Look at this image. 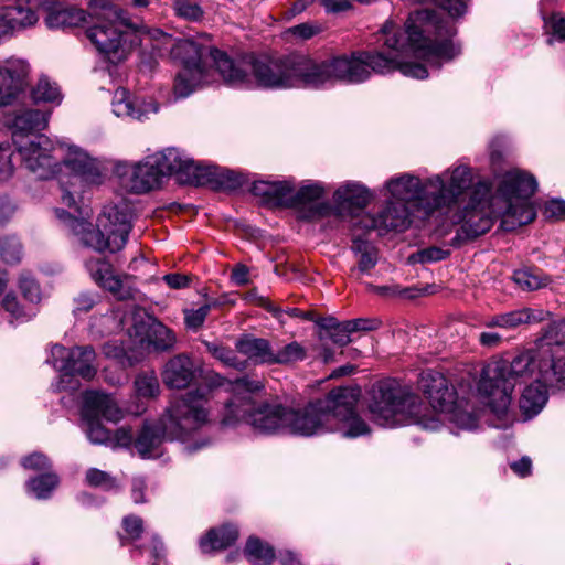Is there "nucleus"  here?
I'll return each mask as SVG.
<instances>
[{"label": "nucleus", "instance_id": "obj_1", "mask_svg": "<svg viewBox=\"0 0 565 565\" xmlns=\"http://www.w3.org/2000/svg\"><path fill=\"white\" fill-rule=\"evenodd\" d=\"M381 32L385 36V51H358L321 61L295 55V87L321 88L338 81L358 84L369 79L372 73L394 71L423 79L428 76L427 68L423 64L404 61L408 52L436 67L440 66L439 62L451 61L461 52L460 45L452 41L455 26L429 9L412 12L404 33L396 32L392 21H386Z\"/></svg>", "mask_w": 565, "mask_h": 565}, {"label": "nucleus", "instance_id": "obj_2", "mask_svg": "<svg viewBox=\"0 0 565 565\" xmlns=\"http://www.w3.org/2000/svg\"><path fill=\"white\" fill-rule=\"evenodd\" d=\"M531 379L543 380L545 384L561 388L565 386V364L558 369V364L543 359L535 343L511 361L498 359L488 362L478 382V393L494 414L503 415L511 404L516 383Z\"/></svg>", "mask_w": 565, "mask_h": 565}, {"label": "nucleus", "instance_id": "obj_3", "mask_svg": "<svg viewBox=\"0 0 565 565\" xmlns=\"http://www.w3.org/2000/svg\"><path fill=\"white\" fill-rule=\"evenodd\" d=\"M360 394L356 387H338L302 411L289 408L286 433L305 437L331 430L347 438L367 435L370 427L354 412Z\"/></svg>", "mask_w": 565, "mask_h": 565}, {"label": "nucleus", "instance_id": "obj_4", "mask_svg": "<svg viewBox=\"0 0 565 565\" xmlns=\"http://www.w3.org/2000/svg\"><path fill=\"white\" fill-rule=\"evenodd\" d=\"M263 387L262 381L248 377H238L225 387L222 379L214 374V398L225 405L222 426L244 422L258 434H286L289 407L277 403L257 404L250 394Z\"/></svg>", "mask_w": 565, "mask_h": 565}, {"label": "nucleus", "instance_id": "obj_5", "mask_svg": "<svg viewBox=\"0 0 565 565\" xmlns=\"http://www.w3.org/2000/svg\"><path fill=\"white\" fill-rule=\"evenodd\" d=\"M471 184V169L458 166L451 171L447 170L427 179L424 183L419 178L404 173L390 179L385 186L398 203L416 201L429 215L436 211H451L457 204L463 203Z\"/></svg>", "mask_w": 565, "mask_h": 565}, {"label": "nucleus", "instance_id": "obj_6", "mask_svg": "<svg viewBox=\"0 0 565 565\" xmlns=\"http://www.w3.org/2000/svg\"><path fill=\"white\" fill-rule=\"evenodd\" d=\"M73 214L62 209H55V214L73 233L81 243L96 252L108 250L110 253L122 249L131 231L132 209L121 201L118 204H107L97 217L96 228L86 221L89 217V209L81 207L77 203Z\"/></svg>", "mask_w": 565, "mask_h": 565}, {"label": "nucleus", "instance_id": "obj_7", "mask_svg": "<svg viewBox=\"0 0 565 565\" xmlns=\"http://www.w3.org/2000/svg\"><path fill=\"white\" fill-rule=\"evenodd\" d=\"M90 10L100 15L99 23L86 31L87 38L110 63L124 62L132 49L140 44L141 34L153 39L167 38L159 29L150 30L145 25H135L126 11L107 2L100 4V13H97V0L90 2Z\"/></svg>", "mask_w": 565, "mask_h": 565}, {"label": "nucleus", "instance_id": "obj_8", "mask_svg": "<svg viewBox=\"0 0 565 565\" xmlns=\"http://www.w3.org/2000/svg\"><path fill=\"white\" fill-rule=\"evenodd\" d=\"M210 387L188 394V397L170 404L157 424H146L135 440L142 458L149 457L164 439L183 438L207 423V393Z\"/></svg>", "mask_w": 565, "mask_h": 565}, {"label": "nucleus", "instance_id": "obj_9", "mask_svg": "<svg viewBox=\"0 0 565 565\" xmlns=\"http://www.w3.org/2000/svg\"><path fill=\"white\" fill-rule=\"evenodd\" d=\"M214 70L230 85L285 89L295 87V55L279 58H253L235 63L214 49Z\"/></svg>", "mask_w": 565, "mask_h": 565}, {"label": "nucleus", "instance_id": "obj_10", "mask_svg": "<svg viewBox=\"0 0 565 565\" xmlns=\"http://www.w3.org/2000/svg\"><path fill=\"white\" fill-rule=\"evenodd\" d=\"M537 183L532 174L512 169L501 175L493 200H502L504 209H497L502 227L513 231L534 221L536 213L529 199L535 193Z\"/></svg>", "mask_w": 565, "mask_h": 565}, {"label": "nucleus", "instance_id": "obj_11", "mask_svg": "<svg viewBox=\"0 0 565 565\" xmlns=\"http://www.w3.org/2000/svg\"><path fill=\"white\" fill-rule=\"evenodd\" d=\"M105 174L106 168L98 159L75 145H64L57 170L62 203L67 207L75 206L77 188L83 183L100 184Z\"/></svg>", "mask_w": 565, "mask_h": 565}, {"label": "nucleus", "instance_id": "obj_12", "mask_svg": "<svg viewBox=\"0 0 565 565\" xmlns=\"http://www.w3.org/2000/svg\"><path fill=\"white\" fill-rule=\"evenodd\" d=\"M369 411L380 426L402 425L418 416L419 398L394 381H383L372 387Z\"/></svg>", "mask_w": 565, "mask_h": 565}, {"label": "nucleus", "instance_id": "obj_13", "mask_svg": "<svg viewBox=\"0 0 565 565\" xmlns=\"http://www.w3.org/2000/svg\"><path fill=\"white\" fill-rule=\"evenodd\" d=\"M491 184L480 181L470 190L469 200L463 207L451 216L454 224H461V232L468 238L486 234L492 226V216L498 215Z\"/></svg>", "mask_w": 565, "mask_h": 565}, {"label": "nucleus", "instance_id": "obj_14", "mask_svg": "<svg viewBox=\"0 0 565 565\" xmlns=\"http://www.w3.org/2000/svg\"><path fill=\"white\" fill-rule=\"evenodd\" d=\"M162 383L170 390H185L194 386L186 394L175 398L171 404L188 397V394L209 386L207 395V416L210 415V398L212 394V382L205 376L204 364L200 359L188 354H177L169 359L161 371Z\"/></svg>", "mask_w": 565, "mask_h": 565}, {"label": "nucleus", "instance_id": "obj_15", "mask_svg": "<svg viewBox=\"0 0 565 565\" xmlns=\"http://www.w3.org/2000/svg\"><path fill=\"white\" fill-rule=\"evenodd\" d=\"M82 417L86 424L88 439L94 444L109 445L113 440L111 433L99 422L105 418L117 423L124 417L122 409L109 394L99 391H87L83 395Z\"/></svg>", "mask_w": 565, "mask_h": 565}, {"label": "nucleus", "instance_id": "obj_16", "mask_svg": "<svg viewBox=\"0 0 565 565\" xmlns=\"http://www.w3.org/2000/svg\"><path fill=\"white\" fill-rule=\"evenodd\" d=\"M23 164L40 179L57 175L64 145L54 142L44 135H35L28 141L17 145Z\"/></svg>", "mask_w": 565, "mask_h": 565}, {"label": "nucleus", "instance_id": "obj_17", "mask_svg": "<svg viewBox=\"0 0 565 565\" xmlns=\"http://www.w3.org/2000/svg\"><path fill=\"white\" fill-rule=\"evenodd\" d=\"M151 157L162 180L175 174L181 183L195 185L205 183L204 170L177 148H167Z\"/></svg>", "mask_w": 565, "mask_h": 565}, {"label": "nucleus", "instance_id": "obj_18", "mask_svg": "<svg viewBox=\"0 0 565 565\" xmlns=\"http://www.w3.org/2000/svg\"><path fill=\"white\" fill-rule=\"evenodd\" d=\"M67 358L68 364H57L60 372H63L56 383L57 391L76 390L78 383L73 379L74 374L92 380L97 372L96 354L92 347H75L70 350Z\"/></svg>", "mask_w": 565, "mask_h": 565}, {"label": "nucleus", "instance_id": "obj_19", "mask_svg": "<svg viewBox=\"0 0 565 565\" xmlns=\"http://www.w3.org/2000/svg\"><path fill=\"white\" fill-rule=\"evenodd\" d=\"M117 173L122 186L134 193L149 192L162 182L151 156L135 164L118 166Z\"/></svg>", "mask_w": 565, "mask_h": 565}, {"label": "nucleus", "instance_id": "obj_20", "mask_svg": "<svg viewBox=\"0 0 565 565\" xmlns=\"http://www.w3.org/2000/svg\"><path fill=\"white\" fill-rule=\"evenodd\" d=\"M128 334L132 340L134 347L140 350L153 348L158 351L168 350L175 343V337L172 331L159 321L145 322L135 321L128 329Z\"/></svg>", "mask_w": 565, "mask_h": 565}, {"label": "nucleus", "instance_id": "obj_21", "mask_svg": "<svg viewBox=\"0 0 565 565\" xmlns=\"http://www.w3.org/2000/svg\"><path fill=\"white\" fill-rule=\"evenodd\" d=\"M419 385L434 411L447 412L454 407L455 391L443 373L435 370L422 372Z\"/></svg>", "mask_w": 565, "mask_h": 565}, {"label": "nucleus", "instance_id": "obj_22", "mask_svg": "<svg viewBox=\"0 0 565 565\" xmlns=\"http://www.w3.org/2000/svg\"><path fill=\"white\" fill-rule=\"evenodd\" d=\"M86 268L94 281L111 292L117 299L124 300L132 297L130 278L128 276L120 278L115 275L108 262L100 258L90 259L86 263Z\"/></svg>", "mask_w": 565, "mask_h": 565}, {"label": "nucleus", "instance_id": "obj_23", "mask_svg": "<svg viewBox=\"0 0 565 565\" xmlns=\"http://www.w3.org/2000/svg\"><path fill=\"white\" fill-rule=\"evenodd\" d=\"M541 349V355L553 364H565V320L553 322L544 329L535 342Z\"/></svg>", "mask_w": 565, "mask_h": 565}, {"label": "nucleus", "instance_id": "obj_24", "mask_svg": "<svg viewBox=\"0 0 565 565\" xmlns=\"http://www.w3.org/2000/svg\"><path fill=\"white\" fill-rule=\"evenodd\" d=\"M210 42L209 35L178 40L171 49V55L174 60L180 61L183 67L203 68L202 56L211 51Z\"/></svg>", "mask_w": 565, "mask_h": 565}, {"label": "nucleus", "instance_id": "obj_25", "mask_svg": "<svg viewBox=\"0 0 565 565\" xmlns=\"http://www.w3.org/2000/svg\"><path fill=\"white\" fill-rule=\"evenodd\" d=\"M550 316L548 311L539 308H521L492 316L484 321L487 328L515 329L522 324L539 323Z\"/></svg>", "mask_w": 565, "mask_h": 565}, {"label": "nucleus", "instance_id": "obj_26", "mask_svg": "<svg viewBox=\"0 0 565 565\" xmlns=\"http://www.w3.org/2000/svg\"><path fill=\"white\" fill-rule=\"evenodd\" d=\"M371 192L362 184L348 182L341 185L333 194L339 214L352 213L353 210L364 209L371 201Z\"/></svg>", "mask_w": 565, "mask_h": 565}, {"label": "nucleus", "instance_id": "obj_27", "mask_svg": "<svg viewBox=\"0 0 565 565\" xmlns=\"http://www.w3.org/2000/svg\"><path fill=\"white\" fill-rule=\"evenodd\" d=\"M38 0H26L15 6H6L0 8V20L8 25V33L31 26L36 23L39 15L34 8Z\"/></svg>", "mask_w": 565, "mask_h": 565}, {"label": "nucleus", "instance_id": "obj_28", "mask_svg": "<svg viewBox=\"0 0 565 565\" xmlns=\"http://www.w3.org/2000/svg\"><path fill=\"white\" fill-rule=\"evenodd\" d=\"M366 227L373 230H405L409 223V213L405 203H390L375 217H367Z\"/></svg>", "mask_w": 565, "mask_h": 565}, {"label": "nucleus", "instance_id": "obj_29", "mask_svg": "<svg viewBox=\"0 0 565 565\" xmlns=\"http://www.w3.org/2000/svg\"><path fill=\"white\" fill-rule=\"evenodd\" d=\"M47 125V116L36 109H24L14 115L11 124L12 140L17 146L24 142V138L36 130H42Z\"/></svg>", "mask_w": 565, "mask_h": 565}, {"label": "nucleus", "instance_id": "obj_30", "mask_svg": "<svg viewBox=\"0 0 565 565\" xmlns=\"http://www.w3.org/2000/svg\"><path fill=\"white\" fill-rule=\"evenodd\" d=\"M47 13L45 22L51 29L77 26L86 20V12L74 7H63L57 3L43 6Z\"/></svg>", "mask_w": 565, "mask_h": 565}, {"label": "nucleus", "instance_id": "obj_31", "mask_svg": "<svg viewBox=\"0 0 565 565\" xmlns=\"http://www.w3.org/2000/svg\"><path fill=\"white\" fill-rule=\"evenodd\" d=\"M323 195V188L318 183L302 185L298 191L292 190L290 207L309 209L306 217L311 218L315 216L323 215L324 206L319 204L318 201Z\"/></svg>", "mask_w": 565, "mask_h": 565}, {"label": "nucleus", "instance_id": "obj_32", "mask_svg": "<svg viewBox=\"0 0 565 565\" xmlns=\"http://www.w3.org/2000/svg\"><path fill=\"white\" fill-rule=\"evenodd\" d=\"M547 384L543 380L535 379L524 388L520 397V408L526 417L539 414L547 402ZM548 386H551L548 384Z\"/></svg>", "mask_w": 565, "mask_h": 565}, {"label": "nucleus", "instance_id": "obj_33", "mask_svg": "<svg viewBox=\"0 0 565 565\" xmlns=\"http://www.w3.org/2000/svg\"><path fill=\"white\" fill-rule=\"evenodd\" d=\"M236 348L255 363L271 364L273 348L266 339L245 335L237 341Z\"/></svg>", "mask_w": 565, "mask_h": 565}, {"label": "nucleus", "instance_id": "obj_34", "mask_svg": "<svg viewBox=\"0 0 565 565\" xmlns=\"http://www.w3.org/2000/svg\"><path fill=\"white\" fill-rule=\"evenodd\" d=\"M205 74L203 68L183 67L174 82V94L179 98L188 97L203 82Z\"/></svg>", "mask_w": 565, "mask_h": 565}, {"label": "nucleus", "instance_id": "obj_35", "mask_svg": "<svg viewBox=\"0 0 565 565\" xmlns=\"http://www.w3.org/2000/svg\"><path fill=\"white\" fill-rule=\"evenodd\" d=\"M29 74V64L22 60H8L0 66V79H4L7 84L13 88V95L23 84Z\"/></svg>", "mask_w": 565, "mask_h": 565}, {"label": "nucleus", "instance_id": "obj_36", "mask_svg": "<svg viewBox=\"0 0 565 565\" xmlns=\"http://www.w3.org/2000/svg\"><path fill=\"white\" fill-rule=\"evenodd\" d=\"M351 249L358 257L356 268L361 274H367L377 264L379 252L371 243L355 238L352 242Z\"/></svg>", "mask_w": 565, "mask_h": 565}, {"label": "nucleus", "instance_id": "obj_37", "mask_svg": "<svg viewBox=\"0 0 565 565\" xmlns=\"http://www.w3.org/2000/svg\"><path fill=\"white\" fill-rule=\"evenodd\" d=\"M244 554L249 561H258L265 565L275 559L273 546L256 536H250L245 545Z\"/></svg>", "mask_w": 565, "mask_h": 565}, {"label": "nucleus", "instance_id": "obj_38", "mask_svg": "<svg viewBox=\"0 0 565 565\" xmlns=\"http://www.w3.org/2000/svg\"><path fill=\"white\" fill-rule=\"evenodd\" d=\"M307 356V351L302 344L292 341L278 350H273L271 364L288 365L303 361Z\"/></svg>", "mask_w": 565, "mask_h": 565}, {"label": "nucleus", "instance_id": "obj_39", "mask_svg": "<svg viewBox=\"0 0 565 565\" xmlns=\"http://www.w3.org/2000/svg\"><path fill=\"white\" fill-rule=\"evenodd\" d=\"M32 97L35 102L56 103L62 100V94L56 83L46 76H41L32 89Z\"/></svg>", "mask_w": 565, "mask_h": 565}, {"label": "nucleus", "instance_id": "obj_40", "mask_svg": "<svg viewBox=\"0 0 565 565\" xmlns=\"http://www.w3.org/2000/svg\"><path fill=\"white\" fill-rule=\"evenodd\" d=\"M514 282L523 290H537L548 285L550 278L531 268L515 270Z\"/></svg>", "mask_w": 565, "mask_h": 565}, {"label": "nucleus", "instance_id": "obj_41", "mask_svg": "<svg viewBox=\"0 0 565 565\" xmlns=\"http://www.w3.org/2000/svg\"><path fill=\"white\" fill-rule=\"evenodd\" d=\"M58 477L55 473H45L28 481V491L36 499H46L57 487Z\"/></svg>", "mask_w": 565, "mask_h": 565}, {"label": "nucleus", "instance_id": "obj_42", "mask_svg": "<svg viewBox=\"0 0 565 565\" xmlns=\"http://www.w3.org/2000/svg\"><path fill=\"white\" fill-rule=\"evenodd\" d=\"M135 391L139 397H156L160 393V384L153 371L140 373L135 379Z\"/></svg>", "mask_w": 565, "mask_h": 565}, {"label": "nucleus", "instance_id": "obj_43", "mask_svg": "<svg viewBox=\"0 0 565 565\" xmlns=\"http://www.w3.org/2000/svg\"><path fill=\"white\" fill-rule=\"evenodd\" d=\"M85 482L89 487L99 488L104 491H113L119 489L116 477L97 468H89L86 471Z\"/></svg>", "mask_w": 565, "mask_h": 565}, {"label": "nucleus", "instance_id": "obj_44", "mask_svg": "<svg viewBox=\"0 0 565 565\" xmlns=\"http://www.w3.org/2000/svg\"><path fill=\"white\" fill-rule=\"evenodd\" d=\"M244 182L241 174L222 167L214 166V191H233Z\"/></svg>", "mask_w": 565, "mask_h": 565}, {"label": "nucleus", "instance_id": "obj_45", "mask_svg": "<svg viewBox=\"0 0 565 565\" xmlns=\"http://www.w3.org/2000/svg\"><path fill=\"white\" fill-rule=\"evenodd\" d=\"M113 111L117 117L141 119V111L136 109L126 89H117L113 100Z\"/></svg>", "mask_w": 565, "mask_h": 565}, {"label": "nucleus", "instance_id": "obj_46", "mask_svg": "<svg viewBox=\"0 0 565 565\" xmlns=\"http://www.w3.org/2000/svg\"><path fill=\"white\" fill-rule=\"evenodd\" d=\"M440 414H448L449 420L461 429H475L477 427V418L469 412L462 411L456 403L454 396V407L447 412H439Z\"/></svg>", "mask_w": 565, "mask_h": 565}, {"label": "nucleus", "instance_id": "obj_47", "mask_svg": "<svg viewBox=\"0 0 565 565\" xmlns=\"http://www.w3.org/2000/svg\"><path fill=\"white\" fill-rule=\"evenodd\" d=\"M238 537V530L232 524H224L214 530V551L226 548L234 544Z\"/></svg>", "mask_w": 565, "mask_h": 565}, {"label": "nucleus", "instance_id": "obj_48", "mask_svg": "<svg viewBox=\"0 0 565 565\" xmlns=\"http://www.w3.org/2000/svg\"><path fill=\"white\" fill-rule=\"evenodd\" d=\"M2 259L8 264H17L22 256V246L15 237L4 238L0 246Z\"/></svg>", "mask_w": 565, "mask_h": 565}, {"label": "nucleus", "instance_id": "obj_49", "mask_svg": "<svg viewBox=\"0 0 565 565\" xmlns=\"http://www.w3.org/2000/svg\"><path fill=\"white\" fill-rule=\"evenodd\" d=\"M292 185L288 181H276L273 182L271 186V200L270 202L279 205H291L292 198Z\"/></svg>", "mask_w": 565, "mask_h": 565}, {"label": "nucleus", "instance_id": "obj_50", "mask_svg": "<svg viewBox=\"0 0 565 565\" xmlns=\"http://www.w3.org/2000/svg\"><path fill=\"white\" fill-rule=\"evenodd\" d=\"M449 255L448 250L441 249L439 247H428L425 249H420L409 256V262L412 263H433L445 259Z\"/></svg>", "mask_w": 565, "mask_h": 565}, {"label": "nucleus", "instance_id": "obj_51", "mask_svg": "<svg viewBox=\"0 0 565 565\" xmlns=\"http://www.w3.org/2000/svg\"><path fill=\"white\" fill-rule=\"evenodd\" d=\"M173 10L177 15L191 21H196L203 15L201 7L188 0H174Z\"/></svg>", "mask_w": 565, "mask_h": 565}, {"label": "nucleus", "instance_id": "obj_52", "mask_svg": "<svg viewBox=\"0 0 565 565\" xmlns=\"http://www.w3.org/2000/svg\"><path fill=\"white\" fill-rule=\"evenodd\" d=\"M352 333L351 329L349 328L348 320L339 323L334 330L329 332L328 334H319V339L321 342H324L327 340L332 341L334 344H338L340 347H343L348 344L351 339L350 334Z\"/></svg>", "mask_w": 565, "mask_h": 565}, {"label": "nucleus", "instance_id": "obj_53", "mask_svg": "<svg viewBox=\"0 0 565 565\" xmlns=\"http://www.w3.org/2000/svg\"><path fill=\"white\" fill-rule=\"evenodd\" d=\"M19 286L23 297L31 303H36L41 299L40 287L30 275H21Z\"/></svg>", "mask_w": 565, "mask_h": 565}, {"label": "nucleus", "instance_id": "obj_54", "mask_svg": "<svg viewBox=\"0 0 565 565\" xmlns=\"http://www.w3.org/2000/svg\"><path fill=\"white\" fill-rule=\"evenodd\" d=\"M210 311V305L205 303L198 309H185L184 321L189 329L198 330L204 322Z\"/></svg>", "mask_w": 565, "mask_h": 565}, {"label": "nucleus", "instance_id": "obj_55", "mask_svg": "<svg viewBox=\"0 0 565 565\" xmlns=\"http://www.w3.org/2000/svg\"><path fill=\"white\" fill-rule=\"evenodd\" d=\"M13 150L9 145H0V181L9 179L13 174Z\"/></svg>", "mask_w": 565, "mask_h": 565}, {"label": "nucleus", "instance_id": "obj_56", "mask_svg": "<svg viewBox=\"0 0 565 565\" xmlns=\"http://www.w3.org/2000/svg\"><path fill=\"white\" fill-rule=\"evenodd\" d=\"M162 279L171 289H184L192 285L195 277L189 274L171 273L164 275Z\"/></svg>", "mask_w": 565, "mask_h": 565}, {"label": "nucleus", "instance_id": "obj_57", "mask_svg": "<svg viewBox=\"0 0 565 565\" xmlns=\"http://www.w3.org/2000/svg\"><path fill=\"white\" fill-rule=\"evenodd\" d=\"M2 306L6 311H8L15 319L30 318L31 315L28 313L23 307L20 306L17 297L14 295L8 294L2 300Z\"/></svg>", "mask_w": 565, "mask_h": 565}, {"label": "nucleus", "instance_id": "obj_58", "mask_svg": "<svg viewBox=\"0 0 565 565\" xmlns=\"http://www.w3.org/2000/svg\"><path fill=\"white\" fill-rule=\"evenodd\" d=\"M125 532L131 540H137L143 532V522L137 515L126 516L122 521Z\"/></svg>", "mask_w": 565, "mask_h": 565}, {"label": "nucleus", "instance_id": "obj_59", "mask_svg": "<svg viewBox=\"0 0 565 565\" xmlns=\"http://www.w3.org/2000/svg\"><path fill=\"white\" fill-rule=\"evenodd\" d=\"M22 466L25 469L44 470L50 467V461L45 455L34 452L23 458Z\"/></svg>", "mask_w": 565, "mask_h": 565}, {"label": "nucleus", "instance_id": "obj_60", "mask_svg": "<svg viewBox=\"0 0 565 565\" xmlns=\"http://www.w3.org/2000/svg\"><path fill=\"white\" fill-rule=\"evenodd\" d=\"M246 300L255 302L271 312L276 318H280L282 310L270 302L266 297L259 296L256 290H250L246 294Z\"/></svg>", "mask_w": 565, "mask_h": 565}, {"label": "nucleus", "instance_id": "obj_61", "mask_svg": "<svg viewBox=\"0 0 565 565\" xmlns=\"http://www.w3.org/2000/svg\"><path fill=\"white\" fill-rule=\"evenodd\" d=\"M546 26L556 35L559 40H565V18L558 13H552L548 18H545Z\"/></svg>", "mask_w": 565, "mask_h": 565}, {"label": "nucleus", "instance_id": "obj_62", "mask_svg": "<svg viewBox=\"0 0 565 565\" xmlns=\"http://www.w3.org/2000/svg\"><path fill=\"white\" fill-rule=\"evenodd\" d=\"M113 440L109 443L111 447H128L131 445L134 436L128 427H120L111 434Z\"/></svg>", "mask_w": 565, "mask_h": 565}, {"label": "nucleus", "instance_id": "obj_63", "mask_svg": "<svg viewBox=\"0 0 565 565\" xmlns=\"http://www.w3.org/2000/svg\"><path fill=\"white\" fill-rule=\"evenodd\" d=\"M544 214L548 218L561 220L565 217V201L551 200L545 204Z\"/></svg>", "mask_w": 565, "mask_h": 565}, {"label": "nucleus", "instance_id": "obj_64", "mask_svg": "<svg viewBox=\"0 0 565 565\" xmlns=\"http://www.w3.org/2000/svg\"><path fill=\"white\" fill-rule=\"evenodd\" d=\"M70 350H67L63 345L55 344L51 349V360L50 362L54 366L55 370L60 371L57 364H68Z\"/></svg>", "mask_w": 565, "mask_h": 565}]
</instances>
